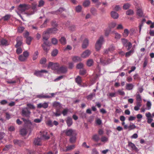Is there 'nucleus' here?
<instances>
[{"label": "nucleus", "mask_w": 154, "mask_h": 154, "mask_svg": "<svg viewBox=\"0 0 154 154\" xmlns=\"http://www.w3.org/2000/svg\"><path fill=\"white\" fill-rule=\"evenodd\" d=\"M130 5L129 3L125 4L123 6V8L124 10H127L130 7Z\"/></svg>", "instance_id": "de8ad7c7"}, {"label": "nucleus", "mask_w": 154, "mask_h": 154, "mask_svg": "<svg viewBox=\"0 0 154 154\" xmlns=\"http://www.w3.org/2000/svg\"><path fill=\"white\" fill-rule=\"evenodd\" d=\"M126 14L128 15H133L134 14V12L133 10L129 9L126 11Z\"/></svg>", "instance_id": "79ce46f5"}, {"label": "nucleus", "mask_w": 154, "mask_h": 154, "mask_svg": "<svg viewBox=\"0 0 154 154\" xmlns=\"http://www.w3.org/2000/svg\"><path fill=\"white\" fill-rule=\"evenodd\" d=\"M11 17V15L9 14H7L5 15L4 17H2V19L4 20V21H6L8 20Z\"/></svg>", "instance_id": "13d9d810"}, {"label": "nucleus", "mask_w": 154, "mask_h": 154, "mask_svg": "<svg viewBox=\"0 0 154 154\" xmlns=\"http://www.w3.org/2000/svg\"><path fill=\"white\" fill-rule=\"evenodd\" d=\"M92 139L95 142H98L100 140V138L98 135L94 134L92 136Z\"/></svg>", "instance_id": "a878e982"}, {"label": "nucleus", "mask_w": 154, "mask_h": 154, "mask_svg": "<svg viewBox=\"0 0 154 154\" xmlns=\"http://www.w3.org/2000/svg\"><path fill=\"white\" fill-rule=\"evenodd\" d=\"M91 54L90 51L88 50L85 51L82 54V57L85 58L88 57Z\"/></svg>", "instance_id": "f3484780"}, {"label": "nucleus", "mask_w": 154, "mask_h": 154, "mask_svg": "<svg viewBox=\"0 0 154 154\" xmlns=\"http://www.w3.org/2000/svg\"><path fill=\"white\" fill-rule=\"evenodd\" d=\"M103 42L104 38L103 36H100L95 44V48L97 51L100 50Z\"/></svg>", "instance_id": "f257e3e1"}, {"label": "nucleus", "mask_w": 154, "mask_h": 154, "mask_svg": "<svg viewBox=\"0 0 154 154\" xmlns=\"http://www.w3.org/2000/svg\"><path fill=\"white\" fill-rule=\"evenodd\" d=\"M66 122L67 125L68 127H70L73 124L72 119L69 117H67L66 120Z\"/></svg>", "instance_id": "2eb2a0df"}, {"label": "nucleus", "mask_w": 154, "mask_h": 154, "mask_svg": "<svg viewBox=\"0 0 154 154\" xmlns=\"http://www.w3.org/2000/svg\"><path fill=\"white\" fill-rule=\"evenodd\" d=\"M58 64L57 63H53L52 62H50L49 63L48 67H51L53 69H57L58 68Z\"/></svg>", "instance_id": "ddd939ff"}, {"label": "nucleus", "mask_w": 154, "mask_h": 154, "mask_svg": "<svg viewBox=\"0 0 154 154\" xmlns=\"http://www.w3.org/2000/svg\"><path fill=\"white\" fill-rule=\"evenodd\" d=\"M42 47L44 50L46 52V53H47L49 49L48 47V46H47L45 45H42Z\"/></svg>", "instance_id": "5fc2aeb1"}, {"label": "nucleus", "mask_w": 154, "mask_h": 154, "mask_svg": "<svg viewBox=\"0 0 154 154\" xmlns=\"http://www.w3.org/2000/svg\"><path fill=\"white\" fill-rule=\"evenodd\" d=\"M27 106L28 109H35V106L33 104L31 103L27 104Z\"/></svg>", "instance_id": "09e8293b"}, {"label": "nucleus", "mask_w": 154, "mask_h": 154, "mask_svg": "<svg viewBox=\"0 0 154 154\" xmlns=\"http://www.w3.org/2000/svg\"><path fill=\"white\" fill-rule=\"evenodd\" d=\"M111 15L112 17L114 19H117L119 17L118 14L114 11H112L111 12Z\"/></svg>", "instance_id": "4be33fe9"}, {"label": "nucleus", "mask_w": 154, "mask_h": 154, "mask_svg": "<svg viewBox=\"0 0 154 154\" xmlns=\"http://www.w3.org/2000/svg\"><path fill=\"white\" fill-rule=\"evenodd\" d=\"M16 48L17 49L16 50V52L17 54H19L22 52L23 50L21 48L19 47Z\"/></svg>", "instance_id": "6e6d98bb"}, {"label": "nucleus", "mask_w": 154, "mask_h": 154, "mask_svg": "<svg viewBox=\"0 0 154 154\" xmlns=\"http://www.w3.org/2000/svg\"><path fill=\"white\" fill-rule=\"evenodd\" d=\"M48 19H46L45 21L43 24L41 25V26H40V28H43L46 27L47 25V23L48 22Z\"/></svg>", "instance_id": "c9c22d12"}, {"label": "nucleus", "mask_w": 154, "mask_h": 154, "mask_svg": "<svg viewBox=\"0 0 154 154\" xmlns=\"http://www.w3.org/2000/svg\"><path fill=\"white\" fill-rule=\"evenodd\" d=\"M88 45V41L87 39H85L83 42L82 45V47L83 48H87Z\"/></svg>", "instance_id": "393cba45"}, {"label": "nucleus", "mask_w": 154, "mask_h": 154, "mask_svg": "<svg viewBox=\"0 0 154 154\" xmlns=\"http://www.w3.org/2000/svg\"><path fill=\"white\" fill-rule=\"evenodd\" d=\"M58 53V51L57 49H54L51 52V54L52 56L55 57L57 55Z\"/></svg>", "instance_id": "c03bdc74"}, {"label": "nucleus", "mask_w": 154, "mask_h": 154, "mask_svg": "<svg viewBox=\"0 0 154 154\" xmlns=\"http://www.w3.org/2000/svg\"><path fill=\"white\" fill-rule=\"evenodd\" d=\"M46 124L48 126L50 127H52L53 125V123H52V121L51 120L47 121L46 122Z\"/></svg>", "instance_id": "49530a36"}, {"label": "nucleus", "mask_w": 154, "mask_h": 154, "mask_svg": "<svg viewBox=\"0 0 154 154\" xmlns=\"http://www.w3.org/2000/svg\"><path fill=\"white\" fill-rule=\"evenodd\" d=\"M72 60L74 61L77 62L81 60L80 57L78 56H75L72 58Z\"/></svg>", "instance_id": "ea45409f"}, {"label": "nucleus", "mask_w": 154, "mask_h": 154, "mask_svg": "<svg viewBox=\"0 0 154 154\" xmlns=\"http://www.w3.org/2000/svg\"><path fill=\"white\" fill-rule=\"evenodd\" d=\"M128 146L130 147L132 150H134L136 152H138L139 151L138 149L134 144L131 142H128Z\"/></svg>", "instance_id": "9d476101"}, {"label": "nucleus", "mask_w": 154, "mask_h": 154, "mask_svg": "<svg viewBox=\"0 0 154 154\" xmlns=\"http://www.w3.org/2000/svg\"><path fill=\"white\" fill-rule=\"evenodd\" d=\"M32 38L31 37H29L26 38V42L28 45H30L31 44V42L32 39Z\"/></svg>", "instance_id": "a19ab883"}, {"label": "nucleus", "mask_w": 154, "mask_h": 154, "mask_svg": "<svg viewBox=\"0 0 154 154\" xmlns=\"http://www.w3.org/2000/svg\"><path fill=\"white\" fill-rule=\"evenodd\" d=\"M84 66L83 64L81 63L78 64L76 66V68L78 69H82Z\"/></svg>", "instance_id": "338daca9"}, {"label": "nucleus", "mask_w": 154, "mask_h": 154, "mask_svg": "<svg viewBox=\"0 0 154 154\" xmlns=\"http://www.w3.org/2000/svg\"><path fill=\"white\" fill-rule=\"evenodd\" d=\"M48 104L47 103L45 102L43 103H39L37 105V108L40 109L43 108L44 109H46L48 107Z\"/></svg>", "instance_id": "4468645a"}, {"label": "nucleus", "mask_w": 154, "mask_h": 154, "mask_svg": "<svg viewBox=\"0 0 154 154\" xmlns=\"http://www.w3.org/2000/svg\"><path fill=\"white\" fill-rule=\"evenodd\" d=\"M137 15L140 17H142L143 16V11L141 9L139 8L137 9Z\"/></svg>", "instance_id": "cd10ccee"}, {"label": "nucleus", "mask_w": 154, "mask_h": 154, "mask_svg": "<svg viewBox=\"0 0 154 154\" xmlns=\"http://www.w3.org/2000/svg\"><path fill=\"white\" fill-rule=\"evenodd\" d=\"M108 49L109 52H112L115 49V47L113 44H112L110 45Z\"/></svg>", "instance_id": "2f4dec72"}, {"label": "nucleus", "mask_w": 154, "mask_h": 154, "mask_svg": "<svg viewBox=\"0 0 154 154\" xmlns=\"http://www.w3.org/2000/svg\"><path fill=\"white\" fill-rule=\"evenodd\" d=\"M129 34V31L127 29H125L124 30V32L123 34V35L125 37L127 36Z\"/></svg>", "instance_id": "3c124183"}, {"label": "nucleus", "mask_w": 154, "mask_h": 154, "mask_svg": "<svg viewBox=\"0 0 154 154\" xmlns=\"http://www.w3.org/2000/svg\"><path fill=\"white\" fill-rule=\"evenodd\" d=\"M49 33L46 30L43 32L42 34L43 38L44 41L48 40L49 38L48 35Z\"/></svg>", "instance_id": "a211bd4d"}, {"label": "nucleus", "mask_w": 154, "mask_h": 154, "mask_svg": "<svg viewBox=\"0 0 154 154\" xmlns=\"http://www.w3.org/2000/svg\"><path fill=\"white\" fill-rule=\"evenodd\" d=\"M48 72V71L46 70H41L40 71H35L34 74L37 76L40 77L42 75V73H47Z\"/></svg>", "instance_id": "1a4fd4ad"}, {"label": "nucleus", "mask_w": 154, "mask_h": 154, "mask_svg": "<svg viewBox=\"0 0 154 154\" xmlns=\"http://www.w3.org/2000/svg\"><path fill=\"white\" fill-rule=\"evenodd\" d=\"M115 38L116 39H119L121 37V35L120 34L117 32H116L115 33Z\"/></svg>", "instance_id": "69168bd1"}, {"label": "nucleus", "mask_w": 154, "mask_h": 154, "mask_svg": "<svg viewBox=\"0 0 154 154\" xmlns=\"http://www.w3.org/2000/svg\"><path fill=\"white\" fill-rule=\"evenodd\" d=\"M53 106L56 108H61L62 107L61 104L59 102H55L53 103Z\"/></svg>", "instance_id": "b1692460"}, {"label": "nucleus", "mask_w": 154, "mask_h": 154, "mask_svg": "<svg viewBox=\"0 0 154 154\" xmlns=\"http://www.w3.org/2000/svg\"><path fill=\"white\" fill-rule=\"evenodd\" d=\"M144 62L143 63V67L145 68L146 67L148 63V58L146 57H145L144 59Z\"/></svg>", "instance_id": "58836bf2"}, {"label": "nucleus", "mask_w": 154, "mask_h": 154, "mask_svg": "<svg viewBox=\"0 0 154 154\" xmlns=\"http://www.w3.org/2000/svg\"><path fill=\"white\" fill-rule=\"evenodd\" d=\"M134 53V51L132 50L130 51H129L127 52L125 54V56L126 57H129L131 54Z\"/></svg>", "instance_id": "864d4df0"}, {"label": "nucleus", "mask_w": 154, "mask_h": 154, "mask_svg": "<svg viewBox=\"0 0 154 154\" xmlns=\"http://www.w3.org/2000/svg\"><path fill=\"white\" fill-rule=\"evenodd\" d=\"M17 43L15 45V47L16 48L20 47L22 44V41L23 38L21 36H18L16 38Z\"/></svg>", "instance_id": "0eeeda50"}, {"label": "nucleus", "mask_w": 154, "mask_h": 154, "mask_svg": "<svg viewBox=\"0 0 154 154\" xmlns=\"http://www.w3.org/2000/svg\"><path fill=\"white\" fill-rule=\"evenodd\" d=\"M42 139L41 138H35L34 141V143L35 145L40 146L41 145V141Z\"/></svg>", "instance_id": "6ab92c4d"}, {"label": "nucleus", "mask_w": 154, "mask_h": 154, "mask_svg": "<svg viewBox=\"0 0 154 154\" xmlns=\"http://www.w3.org/2000/svg\"><path fill=\"white\" fill-rule=\"evenodd\" d=\"M35 125V123H32L30 121H29L27 127L28 128L32 130L33 129Z\"/></svg>", "instance_id": "bb28decb"}, {"label": "nucleus", "mask_w": 154, "mask_h": 154, "mask_svg": "<svg viewBox=\"0 0 154 154\" xmlns=\"http://www.w3.org/2000/svg\"><path fill=\"white\" fill-rule=\"evenodd\" d=\"M75 148L74 145H71L68 146L66 147V149L65 150V152L70 151L74 149Z\"/></svg>", "instance_id": "c756f323"}, {"label": "nucleus", "mask_w": 154, "mask_h": 154, "mask_svg": "<svg viewBox=\"0 0 154 154\" xmlns=\"http://www.w3.org/2000/svg\"><path fill=\"white\" fill-rule=\"evenodd\" d=\"M68 109H65L63 110V111H62V113L63 114V115L64 116H66L68 112Z\"/></svg>", "instance_id": "774afa93"}, {"label": "nucleus", "mask_w": 154, "mask_h": 154, "mask_svg": "<svg viewBox=\"0 0 154 154\" xmlns=\"http://www.w3.org/2000/svg\"><path fill=\"white\" fill-rule=\"evenodd\" d=\"M141 106L140 102H137V103L136 106L134 107V110L136 111H138L139 109V108Z\"/></svg>", "instance_id": "e433bc0d"}, {"label": "nucleus", "mask_w": 154, "mask_h": 154, "mask_svg": "<svg viewBox=\"0 0 154 154\" xmlns=\"http://www.w3.org/2000/svg\"><path fill=\"white\" fill-rule=\"evenodd\" d=\"M93 60L92 59H90L87 61V64L88 66H91L93 65Z\"/></svg>", "instance_id": "37998d69"}, {"label": "nucleus", "mask_w": 154, "mask_h": 154, "mask_svg": "<svg viewBox=\"0 0 154 154\" xmlns=\"http://www.w3.org/2000/svg\"><path fill=\"white\" fill-rule=\"evenodd\" d=\"M76 82L79 85H81L82 81L81 78L79 76H78L75 79Z\"/></svg>", "instance_id": "f704fd0d"}, {"label": "nucleus", "mask_w": 154, "mask_h": 154, "mask_svg": "<svg viewBox=\"0 0 154 154\" xmlns=\"http://www.w3.org/2000/svg\"><path fill=\"white\" fill-rule=\"evenodd\" d=\"M0 45L7 46L8 45V42L6 39L2 38L0 41Z\"/></svg>", "instance_id": "412c9836"}, {"label": "nucleus", "mask_w": 154, "mask_h": 154, "mask_svg": "<svg viewBox=\"0 0 154 154\" xmlns=\"http://www.w3.org/2000/svg\"><path fill=\"white\" fill-rule=\"evenodd\" d=\"M90 4V1L88 0L85 1L83 3V6L85 7L88 6Z\"/></svg>", "instance_id": "4d7b16f0"}, {"label": "nucleus", "mask_w": 154, "mask_h": 154, "mask_svg": "<svg viewBox=\"0 0 154 154\" xmlns=\"http://www.w3.org/2000/svg\"><path fill=\"white\" fill-rule=\"evenodd\" d=\"M59 41L63 45H64L66 44V39L63 37H61Z\"/></svg>", "instance_id": "7c9ffc66"}, {"label": "nucleus", "mask_w": 154, "mask_h": 154, "mask_svg": "<svg viewBox=\"0 0 154 154\" xmlns=\"http://www.w3.org/2000/svg\"><path fill=\"white\" fill-rule=\"evenodd\" d=\"M37 6V4L34 3H32V10L33 11L31 12V13H30V15L33 14L35 12L37 11V9L36 8V7Z\"/></svg>", "instance_id": "dca6fc26"}, {"label": "nucleus", "mask_w": 154, "mask_h": 154, "mask_svg": "<svg viewBox=\"0 0 154 154\" xmlns=\"http://www.w3.org/2000/svg\"><path fill=\"white\" fill-rule=\"evenodd\" d=\"M44 42L42 45H44L47 46H50L51 45V43L48 40L44 41Z\"/></svg>", "instance_id": "052dcab7"}, {"label": "nucleus", "mask_w": 154, "mask_h": 154, "mask_svg": "<svg viewBox=\"0 0 154 154\" xmlns=\"http://www.w3.org/2000/svg\"><path fill=\"white\" fill-rule=\"evenodd\" d=\"M138 91L137 92V94H139L140 93H142L143 92V86H141L139 87L138 88Z\"/></svg>", "instance_id": "603ef678"}, {"label": "nucleus", "mask_w": 154, "mask_h": 154, "mask_svg": "<svg viewBox=\"0 0 154 154\" xmlns=\"http://www.w3.org/2000/svg\"><path fill=\"white\" fill-rule=\"evenodd\" d=\"M136 126L134 124H131V123L130 124L128 127V130L129 131H131L134 130L136 128Z\"/></svg>", "instance_id": "72a5a7b5"}, {"label": "nucleus", "mask_w": 154, "mask_h": 154, "mask_svg": "<svg viewBox=\"0 0 154 154\" xmlns=\"http://www.w3.org/2000/svg\"><path fill=\"white\" fill-rule=\"evenodd\" d=\"M56 70H57L59 72H60L62 73H66L67 71V68H66L63 66H61L60 67H58V68Z\"/></svg>", "instance_id": "f8f14e48"}, {"label": "nucleus", "mask_w": 154, "mask_h": 154, "mask_svg": "<svg viewBox=\"0 0 154 154\" xmlns=\"http://www.w3.org/2000/svg\"><path fill=\"white\" fill-rule=\"evenodd\" d=\"M56 94V93H51L49 94L51 95H48L46 94H43L38 95L36 96V97L39 98H45V99H48L51 98L52 97H54V95Z\"/></svg>", "instance_id": "20e7f679"}, {"label": "nucleus", "mask_w": 154, "mask_h": 154, "mask_svg": "<svg viewBox=\"0 0 154 154\" xmlns=\"http://www.w3.org/2000/svg\"><path fill=\"white\" fill-rule=\"evenodd\" d=\"M82 10V7L80 5H78L75 8V10L76 12H79Z\"/></svg>", "instance_id": "0e129e2a"}, {"label": "nucleus", "mask_w": 154, "mask_h": 154, "mask_svg": "<svg viewBox=\"0 0 154 154\" xmlns=\"http://www.w3.org/2000/svg\"><path fill=\"white\" fill-rule=\"evenodd\" d=\"M57 29L55 27L53 28H49L46 31L49 33H55L57 31Z\"/></svg>", "instance_id": "aec40b11"}, {"label": "nucleus", "mask_w": 154, "mask_h": 154, "mask_svg": "<svg viewBox=\"0 0 154 154\" xmlns=\"http://www.w3.org/2000/svg\"><path fill=\"white\" fill-rule=\"evenodd\" d=\"M31 113V112L27 107L22 108L21 115L23 116L29 118L30 117Z\"/></svg>", "instance_id": "f03ea898"}, {"label": "nucleus", "mask_w": 154, "mask_h": 154, "mask_svg": "<svg viewBox=\"0 0 154 154\" xmlns=\"http://www.w3.org/2000/svg\"><path fill=\"white\" fill-rule=\"evenodd\" d=\"M24 28L23 26H20L18 28L17 32H18L21 33L24 30Z\"/></svg>", "instance_id": "bf43d9fd"}, {"label": "nucleus", "mask_w": 154, "mask_h": 154, "mask_svg": "<svg viewBox=\"0 0 154 154\" xmlns=\"http://www.w3.org/2000/svg\"><path fill=\"white\" fill-rule=\"evenodd\" d=\"M95 93H91L87 96V98L88 100H91L94 97H95Z\"/></svg>", "instance_id": "c85d7f7f"}, {"label": "nucleus", "mask_w": 154, "mask_h": 154, "mask_svg": "<svg viewBox=\"0 0 154 154\" xmlns=\"http://www.w3.org/2000/svg\"><path fill=\"white\" fill-rule=\"evenodd\" d=\"M20 134L22 135H25L27 133L26 129L25 128H23L20 131Z\"/></svg>", "instance_id": "4c0bfd02"}, {"label": "nucleus", "mask_w": 154, "mask_h": 154, "mask_svg": "<svg viewBox=\"0 0 154 154\" xmlns=\"http://www.w3.org/2000/svg\"><path fill=\"white\" fill-rule=\"evenodd\" d=\"M64 132L68 136H72L76 134L75 130L72 128L66 129L64 131Z\"/></svg>", "instance_id": "39448f33"}, {"label": "nucleus", "mask_w": 154, "mask_h": 154, "mask_svg": "<svg viewBox=\"0 0 154 154\" xmlns=\"http://www.w3.org/2000/svg\"><path fill=\"white\" fill-rule=\"evenodd\" d=\"M31 8V6L26 4H20L18 7V10L21 12H23L26 10H28Z\"/></svg>", "instance_id": "7ed1b4c3"}, {"label": "nucleus", "mask_w": 154, "mask_h": 154, "mask_svg": "<svg viewBox=\"0 0 154 154\" xmlns=\"http://www.w3.org/2000/svg\"><path fill=\"white\" fill-rule=\"evenodd\" d=\"M76 140L75 136H72L69 139V141L71 143H74L75 142Z\"/></svg>", "instance_id": "a18cd8bd"}, {"label": "nucleus", "mask_w": 154, "mask_h": 154, "mask_svg": "<svg viewBox=\"0 0 154 154\" xmlns=\"http://www.w3.org/2000/svg\"><path fill=\"white\" fill-rule=\"evenodd\" d=\"M41 138L43 139L48 140L49 138L50 137L47 132L44 131L42 134Z\"/></svg>", "instance_id": "9b49d317"}, {"label": "nucleus", "mask_w": 154, "mask_h": 154, "mask_svg": "<svg viewBox=\"0 0 154 154\" xmlns=\"http://www.w3.org/2000/svg\"><path fill=\"white\" fill-rule=\"evenodd\" d=\"M11 145H7L5 146V148H4L3 150L4 151L8 150L11 147Z\"/></svg>", "instance_id": "680f3d73"}, {"label": "nucleus", "mask_w": 154, "mask_h": 154, "mask_svg": "<svg viewBox=\"0 0 154 154\" xmlns=\"http://www.w3.org/2000/svg\"><path fill=\"white\" fill-rule=\"evenodd\" d=\"M122 42L124 46L126 48L128 47L127 49L128 50H129L132 47V44L131 42H128V41L125 38L122 39Z\"/></svg>", "instance_id": "423d86ee"}, {"label": "nucleus", "mask_w": 154, "mask_h": 154, "mask_svg": "<svg viewBox=\"0 0 154 154\" xmlns=\"http://www.w3.org/2000/svg\"><path fill=\"white\" fill-rule=\"evenodd\" d=\"M134 87V85L132 84H127L126 85V89L128 90H132Z\"/></svg>", "instance_id": "5701e85b"}, {"label": "nucleus", "mask_w": 154, "mask_h": 154, "mask_svg": "<svg viewBox=\"0 0 154 154\" xmlns=\"http://www.w3.org/2000/svg\"><path fill=\"white\" fill-rule=\"evenodd\" d=\"M47 60L46 58L43 57L41 58V59L40 63L41 64H44L46 63Z\"/></svg>", "instance_id": "8fccbe9b"}, {"label": "nucleus", "mask_w": 154, "mask_h": 154, "mask_svg": "<svg viewBox=\"0 0 154 154\" xmlns=\"http://www.w3.org/2000/svg\"><path fill=\"white\" fill-rule=\"evenodd\" d=\"M111 59H108L107 60H104L103 58L100 57V62L103 65H106L112 62Z\"/></svg>", "instance_id": "6e6552de"}, {"label": "nucleus", "mask_w": 154, "mask_h": 154, "mask_svg": "<svg viewBox=\"0 0 154 154\" xmlns=\"http://www.w3.org/2000/svg\"><path fill=\"white\" fill-rule=\"evenodd\" d=\"M136 98L137 100L139 101V102H141L142 101L141 96L139 94H137Z\"/></svg>", "instance_id": "e2e57ef3"}, {"label": "nucleus", "mask_w": 154, "mask_h": 154, "mask_svg": "<svg viewBox=\"0 0 154 154\" xmlns=\"http://www.w3.org/2000/svg\"><path fill=\"white\" fill-rule=\"evenodd\" d=\"M18 59L21 62L24 61L27 59L23 55H20L18 57Z\"/></svg>", "instance_id": "473e14b6"}]
</instances>
